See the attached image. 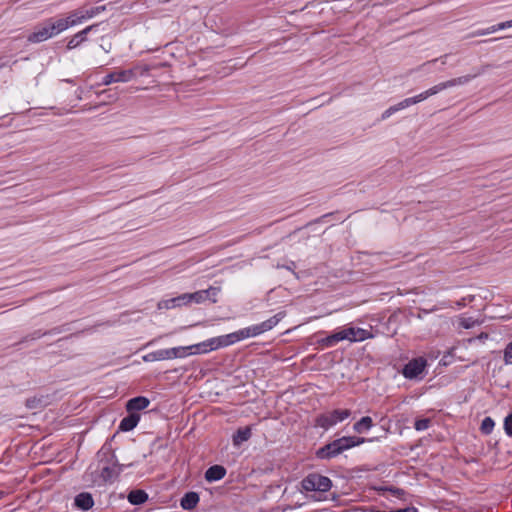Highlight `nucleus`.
Wrapping results in <instances>:
<instances>
[{
  "instance_id": "16",
  "label": "nucleus",
  "mask_w": 512,
  "mask_h": 512,
  "mask_svg": "<svg viewBox=\"0 0 512 512\" xmlns=\"http://www.w3.org/2000/svg\"><path fill=\"white\" fill-rule=\"evenodd\" d=\"M74 504L78 509L88 511L93 507L94 500L90 493L82 492L75 497Z\"/></svg>"
},
{
  "instance_id": "15",
  "label": "nucleus",
  "mask_w": 512,
  "mask_h": 512,
  "mask_svg": "<svg viewBox=\"0 0 512 512\" xmlns=\"http://www.w3.org/2000/svg\"><path fill=\"white\" fill-rule=\"evenodd\" d=\"M186 305H188V303H187L186 293H184V294L178 295V296L170 298V299L161 300L158 303V309H160V310L167 309L168 310V309H173L176 307H181V306H186Z\"/></svg>"
},
{
  "instance_id": "35",
  "label": "nucleus",
  "mask_w": 512,
  "mask_h": 512,
  "mask_svg": "<svg viewBox=\"0 0 512 512\" xmlns=\"http://www.w3.org/2000/svg\"><path fill=\"white\" fill-rule=\"evenodd\" d=\"M476 324V321H474L472 318H461L460 320V326L465 329H470L474 327Z\"/></svg>"
},
{
  "instance_id": "14",
  "label": "nucleus",
  "mask_w": 512,
  "mask_h": 512,
  "mask_svg": "<svg viewBox=\"0 0 512 512\" xmlns=\"http://www.w3.org/2000/svg\"><path fill=\"white\" fill-rule=\"evenodd\" d=\"M215 338L217 341L218 348L228 347V346L233 345L239 341L244 340L241 329L237 330L235 332L226 334V335H221V336L215 337Z\"/></svg>"
},
{
  "instance_id": "38",
  "label": "nucleus",
  "mask_w": 512,
  "mask_h": 512,
  "mask_svg": "<svg viewBox=\"0 0 512 512\" xmlns=\"http://www.w3.org/2000/svg\"><path fill=\"white\" fill-rule=\"evenodd\" d=\"M27 406L32 408L33 406L31 405L30 401L27 402Z\"/></svg>"
},
{
  "instance_id": "17",
  "label": "nucleus",
  "mask_w": 512,
  "mask_h": 512,
  "mask_svg": "<svg viewBox=\"0 0 512 512\" xmlns=\"http://www.w3.org/2000/svg\"><path fill=\"white\" fill-rule=\"evenodd\" d=\"M150 404L148 398L144 396H138L130 399L126 404V409L128 412L134 413L135 411H140L147 408Z\"/></svg>"
},
{
  "instance_id": "6",
  "label": "nucleus",
  "mask_w": 512,
  "mask_h": 512,
  "mask_svg": "<svg viewBox=\"0 0 512 512\" xmlns=\"http://www.w3.org/2000/svg\"><path fill=\"white\" fill-rule=\"evenodd\" d=\"M351 415L349 409H335L317 416L315 425L328 430L336 424L343 422Z\"/></svg>"
},
{
  "instance_id": "30",
  "label": "nucleus",
  "mask_w": 512,
  "mask_h": 512,
  "mask_svg": "<svg viewBox=\"0 0 512 512\" xmlns=\"http://www.w3.org/2000/svg\"><path fill=\"white\" fill-rule=\"evenodd\" d=\"M503 358L506 364L512 365V340L506 345Z\"/></svg>"
},
{
  "instance_id": "25",
  "label": "nucleus",
  "mask_w": 512,
  "mask_h": 512,
  "mask_svg": "<svg viewBox=\"0 0 512 512\" xmlns=\"http://www.w3.org/2000/svg\"><path fill=\"white\" fill-rule=\"evenodd\" d=\"M252 435L251 428L244 427L240 428L233 435V444L234 446H240L243 442H246L250 439Z\"/></svg>"
},
{
  "instance_id": "31",
  "label": "nucleus",
  "mask_w": 512,
  "mask_h": 512,
  "mask_svg": "<svg viewBox=\"0 0 512 512\" xmlns=\"http://www.w3.org/2000/svg\"><path fill=\"white\" fill-rule=\"evenodd\" d=\"M505 434L508 437H512V413L508 414L503 423Z\"/></svg>"
},
{
  "instance_id": "23",
  "label": "nucleus",
  "mask_w": 512,
  "mask_h": 512,
  "mask_svg": "<svg viewBox=\"0 0 512 512\" xmlns=\"http://www.w3.org/2000/svg\"><path fill=\"white\" fill-rule=\"evenodd\" d=\"M144 362L170 360L167 349H159L142 356Z\"/></svg>"
},
{
  "instance_id": "22",
  "label": "nucleus",
  "mask_w": 512,
  "mask_h": 512,
  "mask_svg": "<svg viewBox=\"0 0 512 512\" xmlns=\"http://www.w3.org/2000/svg\"><path fill=\"white\" fill-rule=\"evenodd\" d=\"M199 495L196 492H187L181 499L180 505L185 510L194 509L199 503Z\"/></svg>"
},
{
  "instance_id": "20",
  "label": "nucleus",
  "mask_w": 512,
  "mask_h": 512,
  "mask_svg": "<svg viewBox=\"0 0 512 512\" xmlns=\"http://www.w3.org/2000/svg\"><path fill=\"white\" fill-rule=\"evenodd\" d=\"M340 341H344L341 329L335 331L334 333L324 338L319 339L318 344L323 348H331L334 347Z\"/></svg>"
},
{
  "instance_id": "4",
  "label": "nucleus",
  "mask_w": 512,
  "mask_h": 512,
  "mask_svg": "<svg viewBox=\"0 0 512 512\" xmlns=\"http://www.w3.org/2000/svg\"><path fill=\"white\" fill-rule=\"evenodd\" d=\"M476 76H477V74L465 75V76L457 77V78H454L451 80H447V81L438 83V84L434 85L433 87L419 93L418 95L413 96V99L415 100V104L422 102V101L426 100L427 98H429L430 96L436 95L445 89L455 87V86L465 85V84L469 83Z\"/></svg>"
},
{
  "instance_id": "29",
  "label": "nucleus",
  "mask_w": 512,
  "mask_h": 512,
  "mask_svg": "<svg viewBox=\"0 0 512 512\" xmlns=\"http://www.w3.org/2000/svg\"><path fill=\"white\" fill-rule=\"evenodd\" d=\"M431 420L429 418L417 419L414 423V428L417 431H425L430 427Z\"/></svg>"
},
{
  "instance_id": "3",
  "label": "nucleus",
  "mask_w": 512,
  "mask_h": 512,
  "mask_svg": "<svg viewBox=\"0 0 512 512\" xmlns=\"http://www.w3.org/2000/svg\"><path fill=\"white\" fill-rule=\"evenodd\" d=\"M105 9V6H94L90 8L81 7L69 12L65 16H60V18L65 27V30H68L69 28L81 25L84 22L96 17L105 11Z\"/></svg>"
},
{
  "instance_id": "40",
  "label": "nucleus",
  "mask_w": 512,
  "mask_h": 512,
  "mask_svg": "<svg viewBox=\"0 0 512 512\" xmlns=\"http://www.w3.org/2000/svg\"><path fill=\"white\" fill-rule=\"evenodd\" d=\"M288 270H292V266H287L286 267Z\"/></svg>"
},
{
  "instance_id": "39",
  "label": "nucleus",
  "mask_w": 512,
  "mask_h": 512,
  "mask_svg": "<svg viewBox=\"0 0 512 512\" xmlns=\"http://www.w3.org/2000/svg\"><path fill=\"white\" fill-rule=\"evenodd\" d=\"M510 28L512 27V19L508 21Z\"/></svg>"
},
{
  "instance_id": "12",
  "label": "nucleus",
  "mask_w": 512,
  "mask_h": 512,
  "mask_svg": "<svg viewBox=\"0 0 512 512\" xmlns=\"http://www.w3.org/2000/svg\"><path fill=\"white\" fill-rule=\"evenodd\" d=\"M99 24H92L75 33L67 42V50H74L88 40V34L97 31Z\"/></svg>"
},
{
  "instance_id": "19",
  "label": "nucleus",
  "mask_w": 512,
  "mask_h": 512,
  "mask_svg": "<svg viewBox=\"0 0 512 512\" xmlns=\"http://www.w3.org/2000/svg\"><path fill=\"white\" fill-rule=\"evenodd\" d=\"M139 421H140L139 414L129 412V415H127L120 421L119 429L121 431H125V432L131 431L137 426Z\"/></svg>"
},
{
  "instance_id": "28",
  "label": "nucleus",
  "mask_w": 512,
  "mask_h": 512,
  "mask_svg": "<svg viewBox=\"0 0 512 512\" xmlns=\"http://www.w3.org/2000/svg\"><path fill=\"white\" fill-rule=\"evenodd\" d=\"M494 426V420L491 417L487 416L482 420L480 430L483 434L489 435L492 433Z\"/></svg>"
},
{
  "instance_id": "36",
  "label": "nucleus",
  "mask_w": 512,
  "mask_h": 512,
  "mask_svg": "<svg viewBox=\"0 0 512 512\" xmlns=\"http://www.w3.org/2000/svg\"><path fill=\"white\" fill-rule=\"evenodd\" d=\"M493 28L496 29V32H497V31H500V30H504V29L510 28V26H509V22L505 21V22H501V23H498L496 25H493Z\"/></svg>"
},
{
  "instance_id": "10",
  "label": "nucleus",
  "mask_w": 512,
  "mask_h": 512,
  "mask_svg": "<svg viewBox=\"0 0 512 512\" xmlns=\"http://www.w3.org/2000/svg\"><path fill=\"white\" fill-rule=\"evenodd\" d=\"M220 289L217 287H209L205 290H199L194 293H186L187 303L188 305L191 303L200 304L206 301L207 299L211 300L213 303L217 301V295Z\"/></svg>"
},
{
  "instance_id": "5",
  "label": "nucleus",
  "mask_w": 512,
  "mask_h": 512,
  "mask_svg": "<svg viewBox=\"0 0 512 512\" xmlns=\"http://www.w3.org/2000/svg\"><path fill=\"white\" fill-rule=\"evenodd\" d=\"M285 312L280 311L276 313L274 316L269 319L259 323L254 324L245 328H242V334L244 340L251 337H257L265 332L272 330L274 327L278 325V323L285 317Z\"/></svg>"
},
{
  "instance_id": "27",
  "label": "nucleus",
  "mask_w": 512,
  "mask_h": 512,
  "mask_svg": "<svg viewBox=\"0 0 512 512\" xmlns=\"http://www.w3.org/2000/svg\"><path fill=\"white\" fill-rule=\"evenodd\" d=\"M372 426V418L369 416H364L353 425V430L357 433H364L369 431L372 428Z\"/></svg>"
},
{
  "instance_id": "1",
  "label": "nucleus",
  "mask_w": 512,
  "mask_h": 512,
  "mask_svg": "<svg viewBox=\"0 0 512 512\" xmlns=\"http://www.w3.org/2000/svg\"><path fill=\"white\" fill-rule=\"evenodd\" d=\"M64 31L66 30L60 16L49 17L34 26L32 32L27 36V42L39 44L58 36Z\"/></svg>"
},
{
  "instance_id": "8",
  "label": "nucleus",
  "mask_w": 512,
  "mask_h": 512,
  "mask_svg": "<svg viewBox=\"0 0 512 512\" xmlns=\"http://www.w3.org/2000/svg\"><path fill=\"white\" fill-rule=\"evenodd\" d=\"M427 366V360L423 357H418L410 360L402 370V374L406 379H418L422 377V374Z\"/></svg>"
},
{
  "instance_id": "37",
  "label": "nucleus",
  "mask_w": 512,
  "mask_h": 512,
  "mask_svg": "<svg viewBox=\"0 0 512 512\" xmlns=\"http://www.w3.org/2000/svg\"><path fill=\"white\" fill-rule=\"evenodd\" d=\"M111 44H109L108 46H102V49L106 52V53H109L111 51Z\"/></svg>"
},
{
  "instance_id": "13",
  "label": "nucleus",
  "mask_w": 512,
  "mask_h": 512,
  "mask_svg": "<svg viewBox=\"0 0 512 512\" xmlns=\"http://www.w3.org/2000/svg\"><path fill=\"white\" fill-rule=\"evenodd\" d=\"M189 348H190V354H192V355L205 354V353H209L211 351L219 349L215 337L207 339V340L197 343V344L189 345Z\"/></svg>"
},
{
  "instance_id": "2",
  "label": "nucleus",
  "mask_w": 512,
  "mask_h": 512,
  "mask_svg": "<svg viewBox=\"0 0 512 512\" xmlns=\"http://www.w3.org/2000/svg\"><path fill=\"white\" fill-rule=\"evenodd\" d=\"M366 442L365 438L355 436H343L319 448L316 456L319 459L334 458L346 450L359 446Z\"/></svg>"
},
{
  "instance_id": "26",
  "label": "nucleus",
  "mask_w": 512,
  "mask_h": 512,
  "mask_svg": "<svg viewBox=\"0 0 512 512\" xmlns=\"http://www.w3.org/2000/svg\"><path fill=\"white\" fill-rule=\"evenodd\" d=\"M169 359L185 358L190 354L189 346H178L173 348H167Z\"/></svg>"
},
{
  "instance_id": "7",
  "label": "nucleus",
  "mask_w": 512,
  "mask_h": 512,
  "mask_svg": "<svg viewBox=\"0 0 512 512\" xmlns=\"http://www.w3.org/2000/svg\"><path fill=\"white\" fill-rule=\"evenodd\" d=\"M301 486L303 490L307 492L311 491H319V492H326L331 489L332 487V481L330 478L323 476L318 473H312L306 476L302 482Z\"/></svg>"
},
{
  "instance_id": "33",
  "label": "nucleus",
  "mask_w": 512,
  "mask_h": 512,
  "mask_svg": "<svg viewBox=\"0 0 512 512\" xmlns=\"http://www.w3.org/2000/svg\"><path fill=\"white\" fill-rule=\"evenodd\" d=\"M400 111L398 109V106L397 104L393 105V106H390L388 109H386L382 115H381V119L382 120H386L388 119L390 116H392L393 114H395L396 112Z\"/></svg>"
},
{
  "instance_id": "18",
  "label": "nucleus",
  "mask_w": 512,
  "mask_h": 512,
  "mask_svg": "<svg viewBox=\"0 0 512 512\" xmlns=\"http://www.w3.org/2000/svg\"><path fill=\"white\" fill-rule=\"evenodd\" d=\"M226 475V469L221 465H213L209 467L205 472V479L208 482H216L224 478Z\"/></svg>"
},
{
  "instance_id": "34",
  "label": "nucleus",
  "mask_w": 512,
  "mask_h": 512,
  "mask_svg": "<svg viewBox=\"0 0 512 512\" xmlns=\"http://www.w3.org/2000/svg\"><path fill=\"white\" fill-rule=\"evenodd\" d=\"M496 32V29L493 28V25L488 27V28H485V29H479L475 32H473V36H484V35H489V34H492V33H495Z\"/></svg>"
},
{
  "instance_id": "11",
  "label": "nucleus",
  "mask_w": 512,
  "mask_h": 512,
  "mask_svg": "<svg viewBox=\"0 0 512 512\" xmlns=\"http://www.w3.org/2000/svg\"><path fill=\"white\" fill-rule=\"evenodd\" d=\"M343 340L350 342H361L372 337L370 331L353 326H345L341 328Z\"/></svg>"
},
{
  "instance_id": "21",
  "label": "nucleus",
  "mask_w": 512,
  "mask_h": 512,
  "mask_svg": "<svg viewBox=\"0 0 512 512\" xmlns=\"http://www.w3.org/2000/svg\"><path fill=\"white\" fill-rule=\"evenodd\" d=\"M98 470L100 471V477L103 482L111 481L117 475L114 465L110 466L107 463H103L102 460L99 462Z\"/></svg>"
},
{
  "instance_id": "32",
  "label": "nucleus",
  "mask_w": 512,
  "mask_h": 512,
  "mask_svg": "<svg viewBox=\"0 0 512 512\" xmlns=\"http://www.w3.org/2000/svg\"><path fill=\"white\" fill-rule=\"evenodd\" d=\"M412 105H415V100L413 97L405 98L404 100L397 103L398 109L401 111L403 109H406Z\"/></svg>"
},
{
  "instance_id": "24",
  "label": "nucleus",
  "mask_w": 512,
  "mask_h": 512,
  "mask_svg": "<svg viewBox=\"0 0 512 512\" xmlns=\"http://www.w3.org/2000/svg\"><path fill=\"white\" fill-rule=\"evenodd\" d=\"M127 499L132 505H141L147 501L148 494L144 490H132Z\"/></svg>"
},
{
  "instance_id": "9",
  "label": "nucleus",
  "mask_w": 512,
  "mask_h": 512,
  "mask_svg": "<svg viewBox=\"0 0 512 512\" xmlns=\"http://www.w3.org/2000/svg\"><path fill=\"white\" fill-rule=\"evenodd\" d=\"M136 76L134 69L117 70L108 73L102 78L101 84L108 86L112 83H127L133 80Z\"/></svg>"
}]
</instances>
